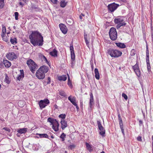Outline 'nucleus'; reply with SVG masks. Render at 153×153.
<instances>
[{
	"instance_id": "412c9836",
	"label": "nucleus",
	"mask_w": 153,
	"mask_h": 153,
	"mask_svg": "<svg viewBox=\"0 0 153 153\" xmlns=\"http://www.w3.org/2000/svg\"><path fill=\"white\" fill-rule=\"evenodd\" d=\"M85 144L86 148L87 149V150L89 152H91V151H92L93 149L92 146L87 143H86Z\"/></svg>"
},
{
	"instance_id": "e433bc0d",
	"label": "nucleus",
	"mask_w": 153,
	"mask_h": 153,
	"mask_svg": "<svg viewBox=\"0 0 153 153\" xmlns=\"http://www.w3.org/2000/svg\"><path fill=\"white\" fill-rule=\"evenodd\" d=\"M71 59L74 61L75 59V55L74 52H71Z\"/></svg>"
},
{
	"instance_id": "0eeeda50",
	"label": "nucleus",
	"mask_w": 153,
	"mask_h": 153,
	"mask_svg": "<svg viewBox=\"0 0 153 153\" xmlns=\"http://www.w3.org/2000/svg\"><path fill=\"white\" fill-rule=\"evenodd\" d=\"M97 124L98 128L100 131V134L103 137L105 136V130L101 124V123L100 121H97Z\"/></svg>"
},
{
	"instance_id": "dca6fc26",
	"label": "nucleus",
	"mask_w": 153,
	"mask_h": 153,
	"mask_svg": "<svg viewBox=\"0 0 153 153\" xmlns=\"http://www.w3.org/2000/svg\"><path fill=\"white\" fill-rule=\"evenodd\" d=\"M20 73L16 78L17 81H20L24 77V73L23 70H20Z\"/></svg>"
},
{
	"instance_id": "052dcab7",
	"label": "nucleus",
	"mask_w": 153,
	"mask_h": 153,
	"mask_svg": "<svg viewBox=\"0 0 153 153\" xmlns=\"http://www.w3.org/2000/svg\"><path fill=\"white\" fill-rule=\"evenodd\" d=\"M19 4L20 5H21L23 6L24 5V4L22 2H19Z\"/></svg>"
},
{
	"instance_id": "680f3d73",
	"label": "nucleus",
	"mask_w": 153,
	"mask_h": 153,
	"mask_svg": "<svg viewBox=\"0 0 153 153\" xmlns=\"http://www.w3.org/2000/svg\"><path fill=\"white\" fill-rule=\"evenodd\" d=\"M90 97H93V96L92 93H91L90 94Z\"/></svg>"
},
{
	"instance_id": "2eb2a0df",
	"label": "nucleus",
	"mask_w": 153,
	"mask_h": 153,
	"mask_svg": "<svg viewBox=\"0 0 153 153\" xmlns=\"http://www.w3.org/2000/svg\"><path fill=\"white\" fill-rule=\"evenodd\" d=\"M60 123L61 124V128L62 130L64 129L68 126L67 122L64 119L61 120Z\"/></svg>"
},
{
	"instance_id": "1a4fd4ad",
	"label": "nucleus",
	"mask_w": 153,
	"mask_h": 153,
	"mask_svg": "<svg viewBox=\"0 0 153 153\" xmlns=\"http://www.w3.org/2000/svg\"><path fill=\"white\" fill-rule=\"evenodd\" d=\"M119 6V5L113 3L111 4H108V10L111 12H114Z\"/></svg>"
},
{
	"instance_id": "bb28decb",
	"label": "nucleus",
	"mask_w": 153,
	"mask_h": 153,
	"mask_svg": "<svg viewBox=\"0 0 153 153\" xmlns=\"http://www.w3.org/2000/svg\"><path fill=\"white\" fill-rule=\"evenodd\" d=\"M67 2L65 0H62L60 2V6L62 7H64L67 5Z\"/></svg>"
},
{
	"instance_id": "09e8293b",
	"label": "nucleus",
	"mask_w": 153,
	"mask_h": 153,
	"mask_svg": "<svg viewBox=\"0 0 153 153\" xmlns=\"http://www.w3.org/2000/svg\"><path fill=\"white\" fill-rule=\"evenodd\" d=\"M142 137L141 136H138L137 138V140L138 141H139L140 142H142Z\"/></svg>"
},
{
	"instance_id": "393cba45",
	"label": "nucleus",
	"mask_w": 153,
	"mask_h": 153,
	"mask_svg": "<svg viewBox=\"0 0 153 153\" xmlns=\"http://www.w3.org/2000/svg\"><path fill=\"white\" fill-rule=\"evenodd\" d=\"M67 77L66 75H63L61 76H59L58 77V79L59 81H65L66 80Z\"/></svg>"
},
{
	"instance_id": "f3484780",
	"label": "nucleus",
	"mask_w": 153,
	"mask_h": 153,
	"mask_svg": "<svg viewBox=\"0 0 153 153\" xmlns=\"http://www.w3.org/2000/svg\"><path fill=\"white\" fill-rule=\"evenodd\" d=\"M114 21L115 23L118 24L121 22H123V20L120 17L118 16L117 17V18H115L114 19Z\"/></svg>"
},
{
	"instance_id": "864d4df0",
	"label": "nucleus",
	"mask_w": 153,
	"mask_h": 153,
	"mask_svg": "<svg viewBox=\"0 0 153 153\" xmlns=\"http://www.w3.org/2000/svg\"><path fill=\"white\" fill-rule=\"evenodd\" d=\"M70 49L71 51V52H74V47L72 45H71L70 46Z\"/></svg>"
},
{
	"instance_id": "c9c22d12",
	"label": "nucleus",
	"mask_w": 153,
	"mask_h": 153,
	"mask_svg": "<svg viewBox=\"0 0 153 153\" xmlns=\"http://www.w3.org/2000/svg\"><path fill=\"white\" fill-rule=\"evenodd\" d=\"M18 105L19 107H22L24 106V102L23 101L20 100L18 102Z\"/></svg>"
},
{
	"instance_id": "e2e57ef3",
	"label": "nucleus",
	"mask_w": 153,
	"mask_h": 153,
	"mask_svg": "<svg viewBox=\"0 0 153 153\" xmlns=\"http://www.w3.org/2000/svg\"><path fill=\"white\" fill-rule=\"evenodd\" d=\"M84 39H85V38H87V34H85L84 35Z\"/></svg>"
},
{
	"instance_id": "f704fd0d",
	"label": "nucleus",
	"mask_w": 153,
	"mask_h": 153,
	"mask_svg": "<svg viewBox=\"0 0 153 153\" xmlns=\"http://www.w3.org/2000/svg\"><path fill=\"white\" fill-rule=\"evenodd\" d=\"M59 94L62 96L65 97L66 96L65 92L62 90H60L59 93Z\"/></svg>"
},
{
	"instance_id": "6ab92c4d",
	"label": "nucleus",
	"mask_w": 153,
	"mask_h": 153,
	"mask_svg": "<svg viewBox=\"0 0 153 153\" xmlns=\"http://www.w3.org/2000/svg\"><path fill=\"white\" fill-rule=\"evenodd\" d=\"M36 135H38L39 136V137H38V138H49V137L48 134H40L38 133H36Z\"/></svg>"
},
{
	"instance_id": "7ed1b4c3",
	"label": "nucleus",
	"mask_w": 153,
	"mask_h": 153,
	"mask_svg": "<svg viewBox=\"0 0 153 153\" xmlns=\"http://www.w3.org/2000/svg\"><path fill=\"white\" fill-rule=\"evenodd\" d=\"M107 53L112 57L117 58L122 54V52L116 49H109L108 50Z\"/></svg>"
},
{
	"instance_id": "9d476101",
	"label": "nucleus",
	"mask_w": 153,
	"mask_h": 153,
	"mask_svg": "<svg viewBox=\"0 0 153 153\" xmlns=\"http://www.w3.org/2000/svg\"><path fill=\"white\" fill-rule=\"evenodd\" d=\"M36 76L39 79H42L45 77V74L41 71L39 68L37 71L36 73Z\"/></svg>"
},
{
	"instance_id": "4c0bfd02",
	"label": "nucleus",
	"mask_w": 153,
	"mask_h": 153,
	"mask_svg": "<svg viewBox=\"0 0 153 153\" xmlns=\"http://www.w3.org/2000/svg\"><path fill=\"white\" fill-rule=\"evenodd\" d=\"M66 137V135L64 133H62L61 136H60V137L62 139V141H64L65 140V138Z\"/></svg>"
},
{
	"instance_id": "58836bf2",
	"label": "nucleus",
	"mask_w": 153,
	"mask_h": 153,
	"mask_svg": "<svg viewBox=\"0 0 153 153\" xmlns=\"http://www.w3.org/2000/svg\"><path fill=\"white\" fill-rule=\"evenodd\" d=\"M136 53V51L134 49H132L131 51L130 54L131 56H134Z\"/></svg>"
},
{
	"instance_id": "bf43d9fd",
	"label": "nucleus",
	"mask_w": 153,
	"mask_h": 153,
	"mask_svg": "<svg viewBox=\"0 0 153 153\" xmlns=\"http://www.w3.org/2000/svg\"><path fill=\"white\" fill-rule=\"evenodd\" d=\"M93 104V103H89L90 107V108H92Z\"/></svg>"
},
{
	"instance_id": "37998d69",
	"label": "nucleus",
	"mask_w": 153,
	"mask_h": 153,
	"mask_svg": "<svg viewBox=\"0 0 153 153\" xmlns=\"http://www.w3.org/2000/svg\"><path fill=\"white\" fill-rule=\"evenodd\" d=\"M59 117L64 119L65 118L66 115L65 114H62L59 115Z\"/></svg>"
},
{
	"instance_id": "4be33fe9",
	"label": "nucleus",
	"mask_w": 153,
	"mask_h": 153,
	"mask_svg": "<svg viewBox=\"0 0 153 153\" xmlns=\"http://www.w3.org/2000/svg\"><path fill=\"white\" fill-rule=\"evenodd\" d=\"M27 131V128H23L18 129L17 132L20 134H25Z\"/></svg>"
},
{
	"instance_id": "4468645a",
	"label": "nucleus",
	"mask_w": 153,
	"mask_h": 153,
	"mask_svg": "<svg viewBox=\"0 0 153 153\" xmlns=\"http://www.w3.org/2000/svg\"><path fill=\"white\" fill-rule=\"evenodd\" d=\"M39 68L40 69L41 71L43 72L45 74L49 70L48 67L45 65L41 66Z\"/></svg>"
},
{
	"instance_id": "39448f33",
	"label": "nucleus",
	"mask_w": 153,
	"mask_h": 153,
	"mask_svg": "<svg viewBox=\"0 0 153 153\" xmlns=\"http://www.w3.org/2000/svg\"><path fill=\"white\" fill-rule=\"evenodd\" d=\"M109 35L111 39L115 41L117 38V32L116 29L114 27H111L109 31Z\"/></svg>"
},
{
	"instance_id": "f8f14e48",
	"label": "nucleus",
	"mask_w": 153,
	"mask_h": 153,
	"mask_svg": "<svg viewBox=\"0 0 153 153\" xmlns=\"http://www.w3.org/2000/svg\"><path fill=\"white\" fill-rule=\"evenodd\" d=\"M59 26L62 32L64 34H66L68 31V29L66 25L64 24L61 23L59 24Z\"/></svg>"
},
{
	"instance_id": "cd10ccee",
	"label": "nucleus",
	"mask_w": 153,
	"mask_h": 153,
	"mask_svg": "<svg viewBox=\"0 0 153 153\" xmlns=\"http://www.w3.org/2000/svg\"><path fill=\"white\" fill-rule=\"evenodd\" d=\"M126 25V23L125 22H121L120 23L117 24V25L116 27L117 29H119L120 27H121L125 26Z\"/></svg>"
},
{
	"instance_id": "a19ab883",
	"label": "nucleus",
	"mask_w": 153,
	"mask_h": 153,
	"mask_svg": "<svg viewBox=\"0 0 153 153\" xmlns=\"http://www.w3.org/2000/svg\"><path fill=\"white\" fill-rule=\"evenodd\" d=\"M68 84L69 86L71 87L72 86V85L71 83V82L69 76L68 74Z\"/></svg>"
},
{
	"instance_id": "a211bd4d",
	"label": "nucleus",
	"mask_w": 153,
	"mask_h": 153,
	"mask_svg": "<svg viewBox=\"0 0 153 153\" xmlns=\"http://www.w3.org/2000/svg\"><path fill=\"white\" fill-rule=\"evenodd\" d=\"M3 63L7 68H9L11 65V62L7 60H4Z\"/></svg>"
},
{
	"instance_id": "c85d7f7f",
	"label": "nucleus",
	"mask_w": 153,
	"mask_h": 153,
	"mask_svg": "<svg viewBox=\"0 0 153 153\" xmlns=\"http://www.w3.org/2000/svg\"><path fill=\"white\" fill-rule=\"evenodd\" d=\"M1 37L3 41L5 42H7L9 39V36L8 35L6 36L5 35H3V36L1 35Z\"/></svg>"
},
{
	"instance_id": "ddd939ff",
	"label": "nucleus",
	"mask_w": 153,
	"mask_h": 153,
	"mask_svg": "<svg viewBox=\"0 0 153 153\" xmlns=\"http://www.w3.org/2000/svg\"><path fill=\"white\" fill-rule=\"evenodd\" d=\"M39 59H41L42 61L45 62L50 66V64L49 63L46 58L44 55L41 53H39Z\"/></svg>"
},
{
	"instance_id": "13d9d810",
	"label": "nucleus",
	"mask_w": 153,
	"mask_h": 153,
	"mask_svg": "<svg viewBox=\"0 0 153 153\" xmlns=\"http://www.w3.org/2000/svg\"><path fill=\"white\" fill-rule=\"evenodd\" d=\"M48 81L47 82V84H49L50 83V81H51V79L49 77H48Z\"/></svg>"
},
{
	"instance_id": "a18cd8bd",
	"label": "nucleus",
	"mask_w": 153,
	"mask_h": 153,
	"mask_svg": "<svg viewBox=\"0 0 153 153\" xmlns=\"http://www.w3.org/2000/svg\"><path fill=\"white\" fill-rule=\"evenodd\" d=\"M75 147L74 145H71L68 146V149L72 150Z\"/></svg>"
},
{
	"instance_id": "6e6d98bb",
	"label": "nucleus",
	"mask_w": 153,
	"mask_h": 153,
	"mask_svg": "<svg viewBox=\"0 0 153 153\" xmlns=\"http://www.w3.org/2000/svg\"><path fill=\"white\" fill-rule=\"evenodd\" d=\"M94 98L93 97H90V102L89 103H94Z\"/></svg>"
},
{
	"instance_id": "20e7f679",
	"label": "nucleus",
	"mask_w": 153,
	"mask_h": 153,
	"mask_svg": "<svg viewBox=\"0 0 153 153\" xmlns=\"http://www.w3.org/2000/svg\"><path fill=\"white\" fill-rule=\"evenodd\" d=\"M27 64L29 66L30 71L34 73L37 68V65L32 59H29L27 61Z\"/></svg>"
},
{
	"instance_id": "4d7b16f0",
	"label": "nucleus",
	"mask_w": 153,
	"mask_h": 153,
	"mask_svg": "<svg viewBox=\"0 0 153 153\" xmlns=\"http://www.w3.org/2000/svg\"><path fill=\"white\" fill-rule=\"evenodd\" d=\"M146 53H149L148 47L147 46L146 47Z\"/></svg>"
},
{
	"instance_id": "8fccbe9b",
	"label": "nucleus",
	"mask_w": 153,
	"mask_h": 153,
	"mask_svg": "<svg viewBox=\"0 0 153 153\" xmlns=\"http://www.w3.org/2000/svg\"><path fill=\"white\" fill-rule=\"evenodd\" d=\"M85 40V42L86 43L87 46L88 47H89V41L87 39V38H85L84 39Z\"/></svg>"
},
{
	"instance_id": "774afa93",
	"label": "nucleus",
	"mask_w": 153,
	"mask_h": 153,
	"mask_svg": "<svg viewBox=\"0 0 153 153\" xmlns=\"http://www.w3.org/2000/svg\"><path fill=\"white\" fill-rule=\"evenodd\" d=\"M152 150H153V142H152Z\"/></svg>"
},
{
	"instance_id": "423d86ee",
	"label": "nucleus",
	"mask_w": 153,
	"mask_h": 153,
	"mask_svg": "<svg viewBox=\"0 0 153 153\" xmlns=\"http://www.w3.org/2000/svg\"><path fill=\"white\" fill-rule=\"evenodd\" d=\"M49 103V100L47 99H45L43 100H41L39 102V105L40 108L42 109L45 108Z\"/></svg>"
},
{
	"instance_id": "c756f323",
	"label": "nucleus",
	"mask_w": 153,
	"mask_h": 153,
	"mask_svg": "<svg viewBox=\"0 0 153 153\" xmlns=\"http://www.w3.org/2000/svg\"><path fill=\"white\" fill-rule=\"evenodd\" d=\"M10 42L12 44H15L17 43V39L16 38H14L13 39L11 38Z\"/></svg>"
},
{
	"instance_id": "9b49d317",
	"label": "nucleus",
	"mask_w": 153,
	"mask_h": 153,
	"mask_svg": "<svg viewBox=\"0 0 153 153\" xmlns=\"http://www.w3.org/2000/svg\"><path fill=\"white\" fill-rule=\"evenodd\" d=\"M6 57L9 60H13L17 58L16 55L14 52H9L6 54Z\"/></svg>"
},
{
	"instance_id": "aec40b11",
	"label": "nucleus",
	"mask_w": 153,
	"mask_h": 153,
	"mask_svg": "<svg viewBox=\"0 0 153 153\" xmlns=\"http://www.w3.org/2000/svg\"><path fill=\"white\" fill-rule=\"evenodd\" d=\"M115 44L119 48H126V45L124 43L119 42L116 43Z\"/></svg>"
},
{
	"instance_id": "603ef678",
	"label": "nucleus",
	"mask_w": 153,
	"mask_h": 153,
	"mask_svg": "<svg viewBox=\"0 0 153 153\" xmlns=\"http://www.w3.org/2000/svg\"><path fill=\"white\" fill-rule=\"evenodd\" d=\"M50 1L52 3L55 4H57L58 1L57 0H50Z\"/></svg>"
},
{
	"instance_id": "6e6552de",
	"label": "nucleus",
	"mask_w": 153,
	"mask_h": 153,
	"mask_svg": "<svg viewBox=\"0 0 153 153\" xmlns=\"http://www.w3.org/2000/svg\"><path fill=\"white\" fill-rule=\"evenodd\" d=\"M133 69L137 76L138 77H140L141 76V74L139 67L138 64L136 63L135 65L133 66Z\"/></svg>"
},
{
	"instance_id": "f257e3e1",
	"label": "nucleus",
	"mask_w": 153,
	"mask_h": 153,
	"mask_svg": "<svg viewBox=\"0 0 153 153\" xmlns=\"http://www.w3.org/2000/svg\"><path fill=\"white\" fill-rule=\"evenodd\" d=\"M30 43L34 46H42L43 44V37L37 30L32 31L29 36Z\"/></svg>"
},
{
	"instance_id": "338daca9",
	"label": "nucleus",
	"mask_w": 153,
	"mask_h": 153,
	"mask_svg": "<svg viewBox=\"0 0 153 153\" xmlns=\"http://www.w3.org/2000/svg\"><path fill=\"white\" fill-rule=\"evenodd\" d=\"M4 0H0V2H4Z\"/></svg>"
},
{
	"instance_id": "ea45409f",
	"label": "nucleus",
	"mask_w": 153,
	"mask_h": 153,
	"mask_svg": "<svg viewBox=\"0 0 153 153\" xmlns=\"http://www.w3.org/2000/svg\"><path fill=\"white\" fill-rule=\"evenodd\" d=\"M118 120H119V122L120 125L123 124V121L122 120V119H121V116L120 114H119L118 115Z\"/></svg>"
},
{
	"instance_id": "de8ad7c7",
	"label": "nucleus",
	"mask_w": 153,
	"mask_h": 153,
	"mask_svg": "<svg viewBox=\"0 0 153 153\" xmlns=\"http://www.w3.org/2000/svg\"><path fill=\"white\" fill-rule=\"evenodd\" d=\"M120 125V128H121V131H122V133L123 134V135H124V130L123 128V124L122 125Z\"/></svg>"
},
{
	"instance_id": "5fc2aeb1",
	"label": "nucleus",
	"mask_w": 153,
	"mask_h": 153,
	"mask_svg": "<svg viewBox=\"0 0 153 153\" xmlns=\"http://www.w3.org/2000/svg\"><path fill=\"white\" fill-rule=\"evenodd\" d=\"M4 6V2H1L0 3V9L2 8Z\"/></svg>"
},
{
	"instance_id": "72a5a7b5",
	"label": "nucleus",
	"mask_w": 153,
	"mask_h": 153,
	"mask_svg": "<svg viewBox=\"0 0 153 153\" xmlns=\"http://www.w3.org/2000/svg\"><path fill=\"white\" fill-rule=\"evenodd\" d=\"M148 71L149 73L151 72V67L150 65V62H146Z\"/></svg>"
},
{
	"instance_id": "b1692460",
	"label": "nucleus",
	"mask_w": 153,
	"mask_h": 153,
	"mask_svg": "<svg viewBox=\"0 0 153 153\" xmlns=\"http://www.w3.org/2000/svg\"><path fill=\"white\" fill-rule=\"evenodd\" d=\"M50 54L52 56L56 57L57 56V51L55 49H53L52 51L50 53Z\"/></svg>"
},
{
	"instance_id": "5701e85b",
	"label": "nucleus",
	"mask_w": 153,
	"mask_h": 153,
	"mask_svg": "<svg viewBox=\"0 0 153 153\" xmlns=\"http://www.w3.org/2000/svg\"><path fill=\"white\" fill-rule=\"evenodd\" d=\"M94 74H95V78L97 79H100V75L98 70L97 68H95L94 69Z\"/></svg>"
},
{
	"instance_id": "a878e982",
	"label": "nucleus",
	"mask_w": 153,
	"mask_h": 153,
	"mask_svg": "<svg viewBox=\"0 0 153 153\" xmlns=\"http://www.w3.org/2000/svg\"><path fill=\"white\" fill-rule=\"evenodd\" d=\"M4 82L8 84H10V80L7 75L6 74H5V77L4 79Z\"/></svg>"
},
{
	"instance_id": "473e14b6",
	"label": "nucleus",
	"mask_w": 153,
	"mask_h": 153,
	"mask_svg": "<svg viewBox=\"0 0 153 153\" xmlns=\"http://www.w3.org/2000/svg\"><path fill=\"white\" fill-rule=\"evenodd\" d=\"M71 103L76 107V108L77 110L79 109V108L78 106V105L77 103L76 100H75V101H71Z\"/></svg>"
},
{
	"instance_id": "0e129e2a",
	"label": "nucleus",
	"mask_w": 153,
	"mask_h": 153,
	"mask_svg": "<svg viewBox=\"0 0 153 153\" xmlns=\"http://www.w3.org/2000/svg\"><path fill=\"white\" fill-rule=\"evenodd\" d=\"M79 18L80 19H82V16L80 15V16H79Z\"/></svg>"
},
{
	"instance_id": "2f4dec72",
	"label": "nucleus",
	"mask_w": 153,
	"mask_h": 153,
	"mask_svg": "<svg viewBox=\"0 0 153 153\" xmlns=\"http://www.w3.org/2000/svg\"><path fill=\"white\" fill-rule=\"evenodd\" d=\"M68 100L71 103V101H75L76 98L74 97H72V96L71 95L68 97Z\"/></svg>"
},
{
	"instance_id": "c03bdc74",
	"label": "nucleus",
	"mask_w": 153,
	"mask_h": 153,
	"mask_svg": "<svg viewBox=\"0 0 153 153\" xmlns=\"http://www.w3.org/2000/svg\"><path fill=\"white\" fill-rule=\"evenodd\" d=\"M15 16V19L16 20H17L18 19V17L19 16V13L17 12H15L14 13Z\"/></svg>"
},
{
	"instance_id": "3c124183",
	"label": "nucleus",
	"mask_w": 153,
	"mask_h": 153,
	"mask_svg": "<svg viewBox=\"0 0 153 153\" xmlns=\"http://www.w3.org/2000/svg\"><path fill=\"white\" fill-rule=\"evenodd\" d=\"M2 129H4L5 131L9 132L10 131V129L7 127H4Z\"/></svg>"
},
{
	"instance_id": "79ce46f5",
	"label": "nucleus",
	"mask_w": 153,
	"mask_h": 153,
	"mask_svg": "<svg viewBox=\"0 0 153 153\" xmlns=\"http://www.w3.org/2000/svg\"><path fill=\"white\" fill-rule=\"evenodd\" d=\"M146 62H149V53H146Z\"/></svg>"
},
{
	"instance_id": "49530a36",
	"label": "nucleus",
	"mask_w": 153,
	"mask_h": 153,
	"mask_svg": "<svg viewBox=\"0 0 153 153\" xmlns=\"http://www.w3.org/2000/svg\"><path fill=\"white\" fill-rule=\"evenodd\" d=\"M122 97L124 98L127 100L128 99V97L127 95L125 93H123L122 95Z\"/></svg>"
},
{
	"instance_id": "7c9ffc66",
	"label": "nucleus",
	"mask_w": 153,
	"mask_h": 153,
	"mask_svg": "<svg viewBox=\"0 0 153 153\" xmlns=\"http://www.w3.org/2000/svg\"><path fill=\"white\" fill-rule=\"evenodd\" d=\"M2 28L1 35L3 36V35H5L6 32V29L5 27L3 26H2Z\"/></svg>"
},
{
	"instance_id": "f03ea898",
	"label": "nucleus",
	"mask_w": 153,
	"mask_h": 153,
	"mask_svg": "<svg viewBox=\"0 0 153 153\" xmlns=\"http://www.w3.org/2000/svg\"><path fill=\"white\" fill-rule=\"evenodd\" d=\"M47 122L51 123V125H52V128L54 131H57L59 130V124L56 119L50 117L48 118Z\"/></svg>"
},
{
	"instance_id": "69168bd1",
	"label": "nucleus",
	"mask_w": 153,
	"mask_h": 153,
	"mask_svg": "<svg viewBox=\"0 0 153 153\" xmlns=\"http://www.w3.org/2000/svg\"><path fill=\"white\" fill-rule=\"evenodd\" d=\"M139 122L140 124H142L143 123V122L141 120H139Z\"/></svg>"
}]
</instances>
